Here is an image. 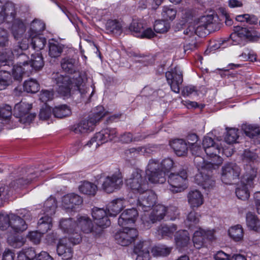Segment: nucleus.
<instances>
[{
	"mask_svg": "<svg viewBox=\"0 0 260 260\" xmlns=\"http://www.w3.org/2000/svg\"><path fill=\"white\" fill-rule=\"evenodd\" d=\"M143 173L142 170L135 169L125 180L126 186L134 193H141L148 189L147 182L142 176Z\"/></svg>",
	"mask_w": 260,
	"mask_h": 260,
	"instance_id": "6",
	"label": "nucleus"
},
{
	"mask_svg": "<svg viewBox=\"0 0 260 260\" xmlns=\"http://www.w3.org/2000/svg\"><path fill=\"white\" fill-rule=\"evenodd\" d=\"M140 193L137 200V207L140 210L147 211L155 204L156 201V195L148 189Z\"/></svg>",
	"mask_w": 260,
	"mask_h": 260,
	"instance_id": "15",
	"label": "nucleus"
},
{
	"mask_svg": "<svg viewBox=\"0 0 260 260\" xmlns=\"http://www.w3.org/2000/svg\"><path fill=\"white\" fill-rule=\"evenodd\" d=\"M52 112L54 116L58 118H62L69 116L72 113L71 109L66 105L55 107L52 110Z\"/></svg>",
	"mask_w": 260,
	"mask_h": 260,
	"instance_id": "45",
	"label": "nucleus"
},
{
	"mask_svg": "<svg viewBox=\"0 0 260 260\" xmlns=\"http://www.w3.org/2000/svg\"><path fill=\"white\" fill-rule=\"evenodd\" d=\"M187 177V171L184 168L180 169L177 173H170L168 182L171 191L176 193L184 190L186 187Z\"/></svg>",
	"mask_w": 260,
	"mask_h": 260,
	"instance_id": "7",
	"label": "nucleus"
},
{
	"mask_svg": "<svg viewBox=\"0 0 260 260\" xmlns=\"http://www.w3.org/2000/svg\"><path fill=\"white\" fill-rule=\"evenodd\" d=\"M221 150V147L218 143L204 150L206 154L211 158V165L214 169L222 162V159L219 155Z\"/></svg>",
	"mask_w": 260,
	"mask_h": 260,
	"instance_id": "21",
	"label": "nucleus"
},
{
	"mask_svg": "<svg viewBox=\"0 0 260 260\" xmlns=\"http://www.w3.org/2000/svg\"><path fill=\"white\" fill-rule=\"evenodd\" d=\"M214 17L212 15L201 17L194 25L195 35L200 37H205L207 34L214 31Z\"/></svg>",
	"mask_w": 260,
	"mask_h": 260,
	"instance_id": "9",
	"label": "nucleus"
},
{
	"mask_svg": "<svg viewBox=\"0 0 260 260\" xmlns=\"http://www.w3.org/2000/svg\"><path fill=\"white\" fill-rule=\"evenodd\" d=\"M253 180L254 179L251 180V183L249 182H247V181L244 182L243 177H242L241 180V184L236 189L235 191L237 197L239 199L242 200H246L249 198L250 196L249 188L253 186Z\"/></svg>",
	"mask_w": 260,
	"mask_h": 260,
	"instance_id": "27",
	"label": "nucleus"
},
{
	"mask_svg": "<svg viewBox=\"0 0 260 260\" xmlns=\"http://www.w3.org/2000/svg\"><path fill=\"white\" fill-rule=\"evenodd\" d=\"M26 28L24 23L20 19H15L13 22L11 31L16 40L20 38L25 32Z\"/></svg>",
	"mask_w": 260,
	"mask_h": 260,
	"instance_id": "34",
	"label": "nucleus"
},
{
	"mask_svg": "<svg viewBox=\"0 0 260 260\" xmlns=\"http://www.w3.org/2000/svg\"><path fill=\"white\" fill-rule=\"evenodd\" d=\"M29 66H30V73L34 70H39L43 68L44 64L43 56L41 53H37L31 55V59L29 61Z\"/></svg>",
	"mask_w": 260,
	"mask_h": 260,
	"instance_id": "38",
	"label": "nucleus"
},
{
	"mask_svg": "<svg viewBox=\"0 0 260 260\" xmlns=\"http://www.w3.org/2000/svg\"><path fill=\"white\" fill-rule=\"evenodd\" d=\"M56 207L55 199L50 197L45 202L42 211L45 215L51 216L55 213Z\"/></svg>",
	"mask_w": 260,
	"mask_h": 260,
	"instance_id": "40",
	"label": "nucleus"
},
{
	"mask_svg": "<svg viewBox=\"0 0 260 260\" xmlns=\"http://www.w3.org/2000/svg\"><path fill=\"white\" fill-rule=\"evenodd\" d=\"M31 69L29 65H25V67L18 64L14 66L12 71V75L14 79L18 81H21L23 75L29 76V74L31 73Z\"/></svg>",
	"mask_w": 260,
	"mask_h": 260,
	"instance_id": "32",
	"label": "nucleus"
},
{
	"mask_svg": "<svg viewBox=\"0 0 260 260\" xmlns=\"http://www.w3.org/2000/svg\"><path fill=\"white\" fill-rule=\"evenodd\" d=\"M11 50L5 48L0 51V62L6 65L7 61L12 59Z\"/></svg>",
	"mask_w": 260,
	"mask_h": 260,
	"instance_id": "64",
	"label": "nucleus"
},
{
	"mask_svg": "<svg viewBox=\"0 0 260 260\" xmlns=\"http://www.w3.org/2000/svg\"><path fill=\"white\" fill-rule=\"evenodd\" d=\"M229 234L235 241L241 240L243 236V231L241 225L238 224L231 228L229 230Z\"/></svg>",
	"mask_w": 260,
	"mask_h": 260,
	"instance_id": "48",
	"label": "nucleus"
},
{
	"mask_svg": "<svg viewBox=\"0 0 260 260\" xmlns=\"http://www.w3.org/2000/svg\"><path fill=\"white\" fill-rule=\"evenodd\" d=\"M123 201L120 199L113 200L110 203L107 207L108 215L109 216H115L123 209Z\"/></svg>",
	"mask_w": 260,
	"mask_h": 260,
	"instance_id": "37",
	"label": "nucleus"
},
{
	"mask_svg": "<svg viewBox=\"0 0 260 260\" xmlns=\"http://www.w3.org/2000/svg\"><path fill=\"white\" fill-rule=\"evenodd\" d=\"M62 206L66 209H73L76 206L81 205L83 200L79 195L70 193L65 195L62 200Z\"/></svg>",
	"mask_w": 260,
	"mask_h": 260,
	"instance_id": "24",
	"label": "nucleus"
},
{
	"mask_svg": "<svg viewBox=\"0 0 260 260\" xmlns=\"http://www.w3.org/2000/svg\"><path fill=\"white\" fill-rule=\"evenodd\" d=\"M174 165L170 158L163 159L161 164L156 159H151L146 170V175L151 183L162 184L166 181V172H169Z\"/></svg>",
	"mask_w": 260,
	"mask_h": 260,
	"instance_id": "3",
	"label": "nucleus"
},
{
	"mask_svg": "<svg viewBox=\"0 0 260 260\" xmlns=\"http://www.w3.org/2000/svg\"><path fill=\"white\" fill-rule=\"evenodd\" d=\"M56 250L58 254L63 259H70L73 256L72 249L70 246L68 245L66 240H61L59 241Z\"/></svg>",
	"mask_w": 260,
	"mask_h": 260,
	"instance_id": "29",
	"label": "nucleus"
},
{
	"mask_svg": "<svg viewBox=\"0 0 260 260\" xmlns=\"http://www.w3.org/2000/svg\"><path fill=\"white\" fill-rule=\"evenodd\" d=\"M38 231L43 235L50 230L52 224V218L51 216L45 215L42 217L38 221Z\"/></svg>",
	"mask_w": 260,
	"mask_h": 260,
	"instance_id": "39",
	"label": "nucleus"
},
{
	"mask_svg": "<svg viewBox=\"0 0 260 260\" xmlns=\"http://www.w3.org/2000/svg\"><path fill=\"white\" fill-rule=\"evenodd\" d=\"M194 181L205 190H209L215 185V180L211 175L210 170L207 171L204 169L201 172L196 175Z\"/></svg>",
	"mask_w": 260,
	"mask_h": 260,
	"instance_id": "16",
	"label": "nucleus"
},
{
	"mask_svg": "<svg viewBox=\"0 0 260 260\" xmlns=\"http://www.w3.org/2000/svg\"><path fill=\"white\" fill-rule=\"evenodd\" d=\"M79 191L84 194L94 196L97 191V186L94 184L84 181L79 186Z\"/></svg>",
	"mask_w": 260,
	"mask_h": 260,
	"instance_id": "44",
	"label": "nucleus"
},
{
	"mask_svg": "<svg viewBox=\"0 0 260 260\" xmlns=\"http://www.w3.org/2000/svg\"><path fill=\"white\" fill-rule=\"evenodd\" d=\"M117 131L115 128H106L96 133L93 137L85 145L93 149L98 147L109 141H112L116 137Z\"/></svg>",
	"mask_w": 260,
	"mask_h": 260,
	"instance_id": "8",
	"label": "nucleus"
},
{
	"mask_svg": "<svg viewBox=\"0 0 260 260\" xmlns=\"http://www.w3.org/2000/svg\"><path fill=\"white\" fill-rule=\"evenodd\" d=\"M123 185L122 177L120 173L116 172L106 177L102 184V189L110 193L119 189Z\"/></svg>",
	"mask_w": 260,
	"mask_h": 260,
	"instance_id": "14",
	"label": "nucleus"
},
{
	"mask_svg": "<svg viewBox=\"0 0 260 260\" xmlns=\"http://www.w3.org/2000/svg\"><path fill=\"white\" fill-rule=\"evenodd\" d=\"M15 14V6L13 3L8 2L0 5V15L3 17V20H7L9 16L13 19Z\"/></svg>",
	"mask_w": 260,
	"mask_h": 260,
	"instance_id": "31",
	"label": "nucleus"
},
{
	"mask_svg": "<svg viewBox=\"0 0 260 260\" xmlns=\"http://www.w3.org/2000/svg\"><path fill=\"white\" fill-rule=\"evenodd\" d=\"M246 223L250 229L256 232H260V221L257 216L252 212H249L247 213Z\"/></svg>",
	"mask_w": 260,
	"mask_h": 260,
	"instance_id": "43",
	"label": "nucleus"
},
{
	"mask_svg": "<svg viewBox=\"0 0 260 260\" xmlns=\"http://www.w3.org/2000/svg\"><path fill=\"white\" fill-rule=\"evenodd\" d=\"M12 82V75L10 73L5 71H0V90L6 88Z\"/></svg>",
	"mask_w": 260,
	"mask_h": 260,
	"instance_id": "46",
	"label": "nucleus"
},
{
	"mask_svg": "<svg viewBox=\"0 0 260 260\" xmlns=\"http://www.w3.org/2000/svg\"><path fill=\"white\" fill-rule=\"evenodd\" d=\"M214 239L213 232L211 231H205L201 228L196 231L193 234L192 241L197 247L199 248L207 241H212Z\"/></svg>",
	"mask_w": 260,
	"mask_h": 260,
	"instance_id": "20",
	"label": "nucleus"
},
{
	"mask_svg": "<svg viewBox=\"0 0 260 260\" xmlns=\"http://www.w3.org/2000/svg\"><path fill=\"white\" fill-rule=\"evenodd\" d=\"M13 189L11 186L1 185L0 186V206H2L3 203L6 202L12 193Z\"/></svg>",
	"mask_w": 260,
	"mask_h": 260,
	"instance_id": "50",
	"label": "nucleus"
},
{
	"mask_svg": "<svg viewBox=\"0 0 260 260\" xmlns=\"http://www.w3.org/2000/svg\"><path fill=\"white\" fill-rule=\"evenodd\" d=\"M177 230V226L173 224L170 226L167 225H161L158 228L157 233L161 237L165 236L171 237Z\"/></svg>",
	"mask_w": 260,
	"mask_h": 260,
	"instance_id": "54",
	"label": "nucleus"
},
{
	"mask_svg": "<svg viewBox=\"0 0 260 260\" xmlns=\"http://www.w3.org/2000/svg\"><path fill=\"white\" fill-rule=\"evenodd\" d=\"M170 28V23L165 20H156L154 24V29L157 33L166 32Z\"/></svg>",
	"mask_w": 260,
	"mask_h": 260,
	"instance_id": "56",
	"label": "nucleus"
},
{
	"mask_svg": "<svg viewBox=\"0 0 260 260\" xmlns=\"http://www.w3.org/2000/svg\"><path fill=\"white\" fill-rule=\"evenodd\" d=\"M29 36L30 45L34 50L39 51L44 48L46 44V39L44 37L36 34L29 35Z\"/></svg>",
	"mask_w": 260,
	"mask_h": 260,
	"instance_id": "35",
	"label": "nucleus"
},
{
	"mask_svg": "<svg viewBox=\"0 0 260 260\" xmlns=\"http://www.w3.org/2000/svg\"><path fill=\"white\" fill-rule=\"evenodd\" d=\"M61 229L68 234L69 241L74 245L79 244L82 240L80 231L85 234L92 233L98 236L102 232L100 227L94 226L91 220L87 216H81L77 220L72 218L62 219L60 221Z\"/></svg>",
	"mask_w": 260,
	"mask_h": 260,
	"instance_id": "1",
	"label": "nucleus"
},
{
	"mask_svg": "<svg viewBox=\"0 0 260 260\" xmlns=\"http://www.w3.org/2000/svg\"><path fill=\"white\" fill-rule=\"evenodd\" d=\"M45 25L44 22L40 20H34L30 24L29 35H40V33L44 30Z\"/></svg>",
	"mask_w": 260,
	"mask_h": 260,
	"instance_id": "53",
	"label": "nucleus"
},
{
	"mask_svg": "<svg viewBox=\"0 0 260 260\" xmlns=\"http://www.w3.org/2000/svg\"><path fill=\"white\" fill-rule=\"evenodd\" d=\"M51 79L56 92L61 96H69L73 88L74 95L80 94L81 97H83L87 92L85 83L81 77L77 78L74 83L69 75L57 72L52 74Z\"/></svg>",
	"mask_w": 260,
	"mask_h": 260,
	"instance_id": "2",
	"label": "nucleus"
},
{
	"mask_svg": "<svg viewBox=\"0 0 260 260\" xmlns=\"http://www.w3.org/2000/svg\"><path fill=\"white\" fill-rule=\"evenodd\" d=\"M122 231L118 232L115 235L117 243L123 246H126L134 241L138 236V231L134 228L122 227Z\"/></svg>",
	"mask_w": 260,
	"mask_h": 260,
	"instance_id": "11",
	"label": "nucleus"
},
{
	"mask_svg": "<svg viewBox=\"0 0 260 260\" xmlns=\"http://www.w3.org/2000/svg\"><path fill=\"white\" fill-rule=\"evenodd\" d=\"M166 77L173 91L179 93L180 86L183 82V74L178 67H176L166 73Z\"/></svg>",
	"mask_w": 260,
	"mask_h": 260,
	"instance_id": "13",
	"label": "nucleus"
},
{
	"mask_svg": "<svg viewBox=\"0 0 260 260\" xmlns=\"http://www.w3.org/2000/svg\"><path fill=\"white\" fill-rule=\"evenodd\" d=\"M31 105L21 102L14 107V115L19 118V121L22 123H30L36 117V114L29 113L31 109Z\"/></svg>",
	"mask_w": 260,
	"mask_h": 260,
	"instance_id": "10",
	"label": "nucleus"
},
{
	"mask_svg": "<svg viewBox=\"0 0 260 260\" xmlns=\"http://www.w3.org/2000/svg\"><path fill=\"white\" fill-rule=\"evenodd\" d=\"M243 129L245 134V135L250 137L253 138L255 136H257L259 135L260 131L258 128L254 127L251 125H245L243 126Z\"/></svg>",
	"mask_w": 260,
	"mask_h": 260,
	"instance_id": "61",
	"label": "nucleus"
},
{
	"mask_svg": "<svg viewBox=\"0 0 260 260\" xmlns=\"http://www.w3.org/2000/svg\"><path fill=\"white\" fill-rule=\"evenodd\" d=\"M151 244L148 241H140L134 246V253L137 255L136 260H148Z\"/></svg>",
	"mask_w": 260,
	"mask_h": 260,
	"instance_id": "17",
	"label": "nucleus"
},
{
	"mask_svg": "<svg viewBox=\"0 0 260 260\" xmlns=\"http://www.w3.org/2000/svg\"><path fill=\"white\" fill-rule=\"evenodd\" d=\"M161 15L164 19L173 20L176 16V11L173 8L165 7L162 9Z\"/></svg>",
	"mask_w": 260,
	"mask_h": 260,
	"instance_id": "60",
	"label": "nucleus"
},
{
	"mask_svg": "<svg viewBox=\"0 0 260 260\" xmlns=\"http://www.w3.org/2000/svg\"><path fill=\"white\" fill-rule=\"evenodd\" d=\"M92 216L96 220V226L103 228L110 225L111 222L108 218V213L103 208H94L92 211Z\"/></svg>",
	"mask_w": 260,
	"mask_h": 260,
	"instance_id": "19",
	"label": "nucleus"
},
{
	"mask_svg": "<svg viewBox=\"0 0 260 260\" xmlns=\"http://www.w3.org/2000/svg\"><path fill=\"white\" fill-rule=\"evenodd\" d=\"M167 213V207L160 204H158L153 207L150 214L149 220L153 223L163 219Z\"/></svg>",
	"mask_w": 260,
	"mask_h": 260,
	"instance_id": "28",
	"label": "nucleus"
},
{
	"mask_svg": "<svg viewBox=\"0 0 260 260\" xmlns=\"http://www.w3.org/2000/svg\"><path fill=\"white\" fill-rule=\"evenodd\" d=\"M188 201L192 208H198L203 204V197L197 190L190 191L188 194Z\"/></svg>",
	"mask_w": 260,
	"mask_h": 260,
	"instance_id": "30",
	"label": "nucleus"
},
{
	"mask_svg": "<svg viewBox=\"0 0 260 260\" xmlns=\"http://www.w3.org/2000/svg\"><path fill=\"white\" fill-rule=\"evenodd\" d=\"M257 156L249 150H245L242 155V161L244 165L245 173L243 175V182H251L257 174V169L255 164Z\"/></svg>",
	"mask_w": 260,
	"mask_h": 260,
	"instance_id": "5",
	"label": "nucleus"
},
{
	"mask_svg": "<svg viewBox=\"0 0 260 260\" xmlns=\"http://www.w3.org/2000/svg\"><path fill=\"white\" fill-rule=\"evenodd\" d=\"M236 20L239 22H246L250 24H255L257 22L258 18L253 15L245 14L237 16Z\"/></svg>",
	"mask_w": 260,
	"mask_h": 260,
	"instance_id": "58",
	"label": "nucleus"
},
{
	"mask_svg": "<svg viewBox=\"0 0 260 260\" xmlns=\"http://www.w3.org/2000/svg\"><path fill=\"white\" fill-rule=\"evenodd\" d=\"M10 228L16 233L22 232L27 229L26 221L20 216L11 214Z\"/></svg>",
	"mask_w": 260,
	"mask_h": 260,
	"instance_id": "26",
	"label": "nucleus"
},
{
	"mask_svg": "<svg viewBox=\"0 0 260 260\" xmlns=\"http://www.w3.org/2000/svg\"><path fill=\"white\" fill-rule=\"evenodd\" d=\"M172 247H167L165 245L155 246L151 248V252L154 256L168 255L172 251Z\"/></svg>",
	"mask_w": 260,
	"mask_h": 260,
	"instance_id": "55",
	"label": "nucleus"
},
{
	"mask_svg": "<svg viewBox=\"0 0 260 260\" xmlns=\"http://www.w3.org/2000/svg\"><path fill=\"white\" fill-rule=\"evenodd\" d=\"M238 137V129L231 128L227 131L225 140L228 143L232 144L236 143Z\"/></svg>",
	"mask_w": 260,
	"mask_h": 260,
	"instance_id": "59",
	"label": "nucleus"
},
{
	"mask_svg": "<svg viewBox=\"0 0 260 260\" xmlns=\"http://www.w3.org/2000/svg\"><path fill=\"white\" fill-rule=\"evenodd\" d=\"M11 214L0 213V229L6 230L10 227Z\"/></svg>",
	"mask_w": 260,
	"mask_h": 260,
	"instance_id": "62",
	"label": "nucleus"
},
{
	"mask_svg": "<svg viewBox=\"0 0 260 260\" xmlns=\"http://www.w3.org/2000/svg\"><path fill=\"white\" fill-rule=\"evenodd\" d=\"M106 29L108 33H112L115 35H120L122 32L121 25L116 20L107 21L106 24Z\"/></svg>",
	"mask_w": 260,
	"mask_h": 260,
	"instance_id": "41",
	"label": "nucleus"
},
{
	"mask_svg": "<svg viewBox=\"0 0 260 260\" xmlns=\"http://www.w3.org/2000/svg\"><path fill=\"white\" fill-rule=\"evenodd\" d=\"M38 177V173L30 172L26 177L19 178L11 182L10 185L11 186V187L12 188L13 190H16L30 183L32 181L35 180Z\"/></svg>",
	"mask_w": 260,
	"mask_h": 260,
	"instance_id": "23",
	"label": "nucleus"
},
{
	"mask_svg": "<svg viewBox=\"0 0 260 260\" xmlns=\"http://www.w3.org/2000/svg\"><path fill=\"white\" fill-rule=\"evenodd\" d=\"M170 145L179 156H186L188 152L187 143L183 139H176L170 142Z\"/></svg>",
	"mask_w": 260,
	"mask_h": 260,
	"instance_id": "25",
	"label": "nucleus"
},
{
	"mask_svg": "<svg viewBox=\"0 0 260 260\" xmlns=\"http://www.w3.org/2000/svg\"><path fill=\"white\" fill-rule=\"evenodd\" d=\"M199 215L194 211H191L188 215L185 221V224L189 228L197 224L199 222Z\"/></svg>",
	"mask_w": 260,
	"mask_h": 260,
	"instance_id": "57",
	"label": "nucleus"
},
{
	"mask_svg": "<svg viewBox=\"0 0 260 260\" xmlns=\"http://www.w3.org/2000/svg\"><path fill=\"white\" fill-rule=\"evenodd\" d=\"M23 87L24 90L28 93H36L40 89V85L37 81L32 79L25 81Z\"/></svg>",
	"mask_w": 260,
	"mask_h": 260,
	"instance_id": "52",
	"label": "nucleus"
},
{
	"mask_svg": "<svg viewBox=\"0 0 260 260\" xmlns=\"http://www.w3.org/2000/svg\"><path fill=\"white\" fill-rule=\"evenodd\" d=\"M8 244L15 248L22 246L25 242L24 239L20 235H11L7 239Z\"/></svg>",
	"mask_w": 260,
	"mask_h": 260,
	"instance_id": "51",
	"label": "nucleus"
},
{
	"mask_svg": "<svg viewBox=\"0 0 260 260\" xmlns=\"http://www.w3.org/2000/svg\"><path fill=\"white\" fill-rule=\"evenodd\" d=\"M106 114V112L103 106H98L94 110L93 113L89 116L88 120H82L79 123L74 124L71 127V130L77 134L91 132L95 124L104 117Z\"/></svg>",
	"mask_w": 260,
	"mask_h": 260,
	"instance_id": "4",
	"label": "nucleus"
},
{
	"mask_svg": "<svg viewBox=\"0 0 260 260\" xmlns=\"http://www.w3.org/2000/svg\"><path fill=\"white\" fill-rule=\"evenodd\" d=\"M175 240L176 245L178 248L186 246L189 241L188 232L185 230L179 231L176 234Z\"/></svg>",
	"mask_w": 260,
	"mask_h": 260,
	"instance_id": "36",
	"label": "nucleus"
},
{
	"mask_svg": "<svg viewBox=\"0 0 260 260\" xmlns=\"http://www.w3.org/2000/svg\"><path fill=\"white\" fill-rule=\"evenodd\" d=\"M138 213L136 209L132 208L124 211L118 218V224L121 227H128L136 221Z\"/></svg>",
	"mask_w": 260,
	"mask_h": 260,
	"instance_id": "18",
	"label": "nucleus"
},
{
	"mask_svg": "<svg viewBox=\"0 0 260 260\" xmlns=\"http://www.w3.org/2000/svg\"><path fill=\"white\" fill-rule=\"evenodd\" d=\"M147 138V136H138L134 138L131 133H124L119 137V141L122 143L128 144L134 141H138Z\"/></svg>",
	"mask_w": 260,
	"mask_h": 260,
	"instance_id": "49",
	"label": "nucleus"
},
{
	"mask_svg": "<svg viewBox=\"0 0 260 260\" xmlns=\"http://www.w3.org/2000/svg\"><path fill=\"white\" fill-rule=\"evenodd\" d=\"M12 115V108L9 105L0 106V118L8 119Z\"/></svg>",
	"mask_w": 260,
	"mask_h": 260,
	"instance_id": "63",
	"label": "nucleus"
},
{
	"mask_svg": "<svg viewBox=\"0 0 260 260\" xmlns=\"http://www.w3.org/2000/svg\"><path fill=\"white\" fill-rule=\"evenodd\" d=\"M60 64L62 69L69 74L75 73L77 69V61L73 58L64 57L61 59Z\"/></svg>",
	"mask_w": 260,
	"mask_h": 260,
	"instance_id": "33",
	"label": "nucleus"
},
{
	"mask_svg": "<svg viewBox=\"0 0 260 260\" xmlns=\"http://www.w3.org/2000/svg\"><path fill=\"white\" fill-rule=\"evenodd\" d=\"M240 172V167L236 164H227L222 168L221 179L225 184H232L233 181L239 179Z\"/></svg>",
	"mask_w": 260,
	"mask_h": 260,
	"instance_id": "12",
	"label": "nucleus"
},
{
	"mask_svg": "<svg viewBox=\"0 0 260 260\" xmlns=\"http://www.w3.org/2000/svg\"><path fill=\"white\" fill-rule=\"evenodd\" d=\"M143 29L144 25L140 20H133L129 26V30L137 37H140Z\"/></svg>",
	"mask_w": 260,
	"mask_h": 260,
	"instance_id": "47",
	"label": "nucleus"
},
{
	"mask_svg": "<svg viewBox=\"0 0 260 260\" xmlns=\"http://www.w3.org/2000/svg\"><path fill=\"white\" fill-rule=\"evenodd\" d=\"M235 31L243 39L255 42L260 38V34L251 27H243L240 26L234 27Z\"/></svg>",
	"mask_w": 260,
	"mask_h": 260,
	"instance_id": "22",
	"label": "nucleus"
},
{
	"mask_svg": "<svg viewBox=\"0 0 260 260\" xmlns=\"http://www.w3.org/2000/svg\"><path fill=\"white\" fill-rule=\"evenodd\" d=\"M63 45L56 41L49 42V55L50 57L56 58L61 54Z\"/></svg>",
	"mask_w": 260,
	"mask_h": 260,
	"instance_id": "42",
	"label": "nucleus"
}]
</instances>
